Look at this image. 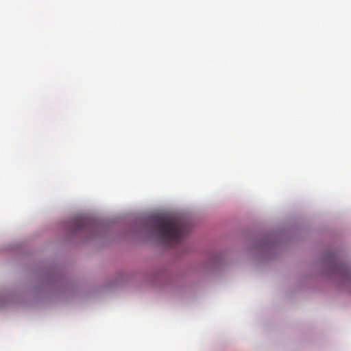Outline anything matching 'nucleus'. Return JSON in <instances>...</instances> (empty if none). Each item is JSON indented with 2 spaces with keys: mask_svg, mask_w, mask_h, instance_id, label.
<instances>
[{
  "mask_svg": "<svg viewBox=\"0 0 351 351\" xmlns=\"http://www.w3.org/2000/svg\"><path fill=\"white\" fill-rule=\"evenodd\" d=\"M73 225L75 228V232H77L89 228L90 222L87 219L80 217L73 220Z\"/></svg>",
  "mask_w": 351,
  "mask_h": 351,
  "instance_id": "2",
  "label": "nucleus"
},
{
  "mask_svg": "<svg viewBox=\"0 0 351 351\" xmlns=\"http://www.w3.org/2000/svg\"><path fill=\"white\" fill-rule=\"evenodd\" d=\"M152 223L158 238L168 245L180 243L187 230L185 223L176 217H155Z\"/></svg>",
  "mask_w": 351,
  "mask_h": 351,
  "instance_id": "1",
  "label": "nucleus"
}]
</instances>
